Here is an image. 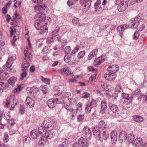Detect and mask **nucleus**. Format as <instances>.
Wrapping results in <instances>:
<instances>
[{
  "instance_id": "1",
  "label": "nucleus",
  "mask_w": 147,
  "mask_h": 147,
  "mask_svg": "<svg viewBox=\"0 0 147 147\" xmlns=\"http://www.w3.org/2000/svg\"><path fill=\"white\" fill-rule=\"evenodd\" d=\"M46 14L37 13L34 17L35 20L39 22H36L34 24L35 28L40 30V33H47V22L46 18Z\"/></svg>"
},
{
  "instance_id": "2",
  "label": "nucleus",
  "mask_w": 147,
  "mask_h": 147,
  "mask_svg": "<svg viewBox=\"0 0 147 147\" xmlns=\"http://www.w3.org/2000/svg\"><path fill=\"white\" fill-rule=\"evenodd\" d=\"M145 23V20L144 18H141L140 16L138 15L134 18L131 19V23L129 25L131 26V27L133 28H138L137 29L141 31L144 28Z\"/></svg>"
},
{
  "instance_id": "3",
  "label": "nucleus",
  "mask_w": 147,
  "mask_h": 147,
  "mask_svg": "<svg viewBox=\"0 0 147 147\" xmlns=\"http://www.w3.org/2000/svg\"><path fill=\"white\" fill-rule=\"evenodd\" d=\"M127 133L125 131L123 130L121 131L119 136V141L120 143H122L123 142L126 143L129 142L130 144H132L134 139V135L133 134L130 133L128 135L127 138Z\"/></svg>"
},
{
  "instance_id": "4",
  "label": "nucleus",
  "mask_w": 147,
  "mask_h": 147,
  "mask_svg": "<svg viewBox=\"0 0 147 147\" xmlns=\"http://www.w3.org/2000/svg\"><path fill=\"white\" fill-rule=\"evenodd\" d=\"M34 9L36 12L45 14L48 11V7L45 4L37 5L34 7Z\"/></svg>"
},
{
  "instance_id": "5",
  "label": "nucleus",
  "mask_w": 147,
  "mask_h": 147,
  "mask_svg": "<svg viewBox=\"0 0 147 147\" xmlns=\"http://www.w3.org/2000/svg\"><path fill=\"white\" fill-rule=\"evenodd\" d=\"M60 73L63 75L66 76H71L72 77L74 76L73 72L70 68L69 67L61 68L60 70Z\"/></svg>"
},
{
  "instance_id": "6",
  "label": "nucleus",
  "mask_w": 147,
  "mask_h": 147,
  "mask_svg": "<svg viewBox=\"0 0 147 147\" xmlns=\"http://www.w3.org/2000/svg\"><path fill=\"white\" fill-rule=\"evenodd\" d=\"M104 77L106 80L112 81L114 80L116 78V74L109 71L105 74Z\"/></svg>"
},
{
  "instance_id": "7",
  "label": "nucleus",
  "mask_w": 147,
  "mask_h": 147,
  "mask_svg": "<svg viewBox=\"0 0 147 147\" xmlns=\"http://www.w3.org/2000/svg\"><path fill=\"white\" fill-rule=\"evenodd\" d=\"M58 100V98L49 99L47 101V104L49 108H53L57 103Z\"/></svg>"
},
{
  "instance_id": "8",
  "label": "nucleus",
  "mask_w": 147,
  "mask_h": 147,
  "mask_svg": "<svg viewBox=\"0 0 147 147\" xmlns=\"http://www.w3.org/2000/svg\"><path fill=\"white\" fill-rule=\"evenodd\" d=\"M79 144L82 147H88V140L85 138H80L78 140Z\"/></svg>"
},
{
  "instance_id": "9",
  "label": "nucleus",
  "mask_w": 147,
  "mask_h": 147,
  "mask_svg": "<svg viewBox=\"0 0 147 147\" xmlns=\"http://www.w3.org/2000/svg\"><path fill=\"white\" fill-rule=\"evenodd\" d=\"M142 143V139L139 137L136 138L133 142H132L131 144L133 147H139L140 146H141Z\"/></svg>"
},
{
  "instance_id": "10",
  "label": "nucleus",
  "mask_w": 147,
  "mask_h": 147,
  "mask_svg": "<svg viewBox=\"0 0 147 147\" xmlns=\"http://www.w3.org/2000/svg\"><path fill=\"white\" fill-rule=\"evenodd\" d=\"M26 104L31 108L34 107L35 103L33 99L28 96L26 99Z\"/></svg>"
},
{
  "instance_id": "11",
  "label": "nucleus",
  "mask_w": 147,
  "mask_h": 147,
  "mask_svg": "<svg viewBox=\"0 0 147 147\" xmlns=\"http://www.w3.org/2000/svg\"><path fill=\"white\" fill-rule=\"evenodd\" d=\"M101 108L100 113L101 114L105 113L107 109V103L105 101L102 100L101 103Z\"/></svg>"
},
{
  "instance_id": "12",
  "label": "nucleus",
  "mask_w": 147,
  "mask_h": 147,
  "mask_svg": "<svg viewBox=\"0 0 147 147\" xmlns=\"http://www.w3.org/2000/svg\"><path fill=\"white\" fill-rule=\"evenodd\" d=\"M119 66L116 65H112L109 66L108 70L109 71L116 74V72L119 70Z\"/></svg>"
},
{
  "instance_id": "13",
  "label": "nucleus",
  "mask_w": 147,
  "mask_h": 147,
  "mask_svg": "<svg viewBox=\"0 0 147 147\" xmlns=\"http://www.w3.org/2000/svg\"><path fill=\"white\" fill-rule=\"evenodd\" d=\"M128 6V3L126 1L120 5H118L117 9L120 12L125 11L127 8Z\"/></svg>"
},
{
  "instance_id": "14",
  "label": "nucleus",
  "mask_w": 147,
  "mask_h": 147,
  "mask_svg": "<svg viewBox=\"0 0 147 147\" xmlns=\"http://www.w3.org/2000/svg\"><path fill=\"white\" fill-rule=\"evenodd\" d=\"M29 65V63L26 60V58H24L22 64V70L23 71H26Z\"/></svg>"
},
{
  "instance_id": "15",
  "label": "nucleus",
  "mask_w": 147,
  "mask_h": 147,
  "mask_svg": "<svg viewBox=\"0 0 147 147\" xmlns=\"http://www.w3.org/2000/svg\"><path fill=\"white\" fill-rule=\"evenodd\" d=\"M4 117H5L6 120H7V122L9 124V125L10 126H12L13 125L15 124L14 121L13 120H9L10 119V117L9 115V113L8 112L6 113H5L4 114Z\"/></svg>"
},
{
  "instance_id": "16",
  "label": "nucleus",
  "mask_w": 147,
  "mask_h": 147,
  "mask_svg": "<svg viewBox=\"0 0 147 147\" xmlns=\"http://www.w3.org/2000/svg\"><path fill=\"white\" fill-rule=\"evenodd\" d=\"M38 91L37 88L34 87H28L27 88V92L29 94H35Z\"/></svg>"
},
{
  "instance_id": "17",
  "label": "nucleus",
  "mask_w": 147,
  "mask_h": 147,
  "mask_svg": "<svg viewBox=\"0 0 147 147\" xmlns=\"http://www.w3.org/2000/svg\"><path fill=\"white\" fill-rule=\"evenodd\" d=\"M132 117L134 121L137 123L142 122L144 120L143 118L139 115H134Z\"/></svg>"
},
{
  "instance_id": "18",
  "label": "nucleus",
  "mask_w": 147,
  "mask_h": 147,
  "mask_svg": "<svg viewBox=\"0 0 147 147\" xmlns=\"http://www.w3.org/2000/svg\"><path fill=\"white\" fill-rule=\"evenodd\" d=\"M24 55L25 58H27L29 61L31 60L32 59V55L31 53H28V48L27 47L24 50Z\"/></svg>"
},
{
  "instance_id": "19",
  "label": "nucleus",
  "mask_w": 147,
  "mask_h": 147,
  "mask_svg": "<svg viewBox=\"0 0 147 147\" xmlns=\"http://www.w3.org/2000/svg\"><path fill=\"white\" fill-rule=\"evenodd\" d=\"M98 52V50L96 49L92 51L88 55V59L89 60H91L92 58L96 56Z\"/></svg>"
},
{
  "instance_id": "20",
  "label": "nucleus",
  "mask_w": 147,
  "mask_h": 147,
  "mask_svg": "<svg viewBox=\"0 0 147 147\" xmlns=\"http://www.w3.org/2000/svg\"><path fill=\"white\" fill-rule=\"evenodd\" d=\"M38 129H33L31 132V136L33 139H36L38 137Z\"/></svg>"
},
{
  "instance_id": "21",
  "label": "nucleus",
  "mask_w": 147,
  "mask_h": 147,
  "mask_svg": "<svg viewBox=\"0 0 147 147\" xmlns=\"http://www.w3.org/2000/svg\"><path fill=\"white\" fill-rule=\"evenodd\" d=\"M39 145L41 146H44L48 144L47 140L45 137H41L39 141Z\"/></svg>"
},
{
  "instance_id": "22",
  "label": "nucleus",
  "mask_w": 147,
  "mask_h": 147,
  "mask_svg": "<svg viewBox=\"0 0 147 147\" xmlns=\"http://www.w3.org/2000/svg\"><path fill=\"white\" fill-rule=\"evenodd\" d=\"M109 107L110 110L114 113H117L118 111V107L115 105L110 104H109Z\"/></svg>"
},
{
  "instance_id": "23",
  "label": "nucleus",
  "mask_w": 147,
  "mask_h": 147,
  "mask_svg": "<svg viewBox=\"0 0 147 147\" xmlns=\"http://www.w3.org/2000/svg\"><path fill=\"white\" fill-rule=\"evenodd\" d=\"M62 143L59 144L58 147H68V143L67 139H61Z\"/></svg>"
},
{
  "instance_id": "24",
  "label": "nucleus",
  "mask_w": 147,
  "mask_h": 147,
  "mask_svg": "<svg viewBox=\"0 0 147 147\" xmlns=\"http://www.w3.org/2000/svg\"><path fill=\"white\" fill-rule=\"evenodd\" d=\"M17 81V78L15 77H11L8 80V83L11 85L13 86L14 85L15 83Z\"/></svg>"
},
{
  "instance_id": "25",
  "label": "nucleus",
  "mask_w": 147,
  "mask_h": 147,
  "mask_svg": "<svg viewBox=\"0 0 147 147\" xmlns=\"http://www.w3.org/2000/svg\"><path fill=\"white\" fill-rule=\"evenodd\" d=\"M102 57H100L98 58L95 59L94 63V65L96 66H98L99 64L103 61V59Z\"/></svg>"
},
{
  "instance_id": "26",
  "label": "nucleus",
  "mask_w": 147,
  "mask_h": 147,
  "mask_svg": "<svg viewBox=\"0 0 147 147\" xmlns=\"http://www.w3.org/2000/svg\"><path fill=\"white\" fill-rule=\"evenodd\" d=\"M8 77V74L4 71H0V80H3L5 79Z\"/></svg>"
},
{
  "instance_id": "27",
  "label": "nucleus",
  "mask_w": 147,
  "mask_h": 147,
  "mask_svg": "<svg viewBox=\"0 0 147 147\" xmlns=\"http://www.w3.org/2000/svg\"><path fill=\"white\" fill-rule=\"evenodd\" d=\"M103 88H104L106 90L108 91H110L112 90V87L109 85L108 84H107L105 83L102 85Z\"/></svg>"
},
{
  "instance_id": "28",
  "label": "nucleus",
  "mask_w": 147,
  "mask_h": 147,
  "mask_svg": "<svg viewBox=\"0 0 147 147\" xmlns=\"http://www.w3.org/2000/svg\"><path fill=\"white\" fill-rule=\"evenodd\" d=\"M51 122L49 120H45L44 121L43 123V127L45 128H49L51 126Z\"/></svg>"
},
{
  "instance_id": "29",
  "label": "nucleus",
  "mask_w": 147,
  "mask_h": 147,
  "mask_svg": "<svg viewBox=\"0 0 147 147\" xmlns=\"http://www.w3.org/2000/svg\"><path fill=\"white\" fill-rule=\"evenodd\" d=\"M23 141L24 144H29L31 142V139L28 136H25L23 137Z\"/></svg>"
},
{
  "instance_id": "30",
  "label": "nucleus",
  "mask_w": 147,
  "mask_h": 147,
  "mask_svg": "<svg viewBox=\"0 0 147 147\" xmlns=\"http://www.w3.org/2000/svg\"><path fill=\"white\" fill-rule=\"evenodd\" d=\"M98 127L101 129L106 128V125L105 121L103 120L100 121L98 123Z\"/></svg>"
},
{
  "instance_id": "31",
  "label": "nucleus",
  "mask_w": 147,
  "mask_h": 147,
  "mask_svg": "<svg viewBox=\"0 0 147 147\" xmlns=\"http://www.w3.org/2000/svg\"><path fill=\"white\" fill-rule=\"evenodd\" d=\"M71 96L70 93L68 92H64L62 94L63 98L67 100H69Z\"/></svg>"
},
{
  "instance_id": "32",
  "label": "nucleus",
  "mask_w": 147,
  "mask_h": 147,
  "mask_svg": "<svg viewBox=\"0 0 147 147\" xmlns=\"http://www.w3.org/2000/svg\"><path fill=\"white\" fill-rule=\"evenodd\" d=\"M79 78V76L78 75L75 76L73 78L69 79L68 82L69 83H77L78 82L77 79L78 78Z\"/></svg>"
},
{
  "instance_id": "33",
  "label": "nucleus",
  "mask_w": 147,
  "mask_h": 147,
  "mask_svg": "<svg viewBox=\"0 0 147 147\" xmlns=\"http://www.w3.org/2000/svg\"><path fill=\"white\" fill-rule=\"evenodd\" d=\"M84 119V115L83 114H80L78 115L77 120L79 122H82Z\"/></svg>"
},
{
  "instance_id": "34",
  "label": "nucleus",
  "mask_w": 147,
  "mask_h": 147,
  "mask_svg": "<svg viewBox=\"0 0 147 147\" xmlns=\"http://www.w3.org/2000/svg\"><path fill=\"white\" fill-rule=\"evenodd\" d=\"M92 108L96 107L97 105V102L96 100L94 99H91L90 104H89Z\"/></svg>"
},
{
  "instance_id": "35",
  "label": "nucleus",
  "mask_w": 147,
  "mask_h": 147,
  "mask_svg": "<svg viewBox=\"0 0 147 147\" xmlns=\"http://www.w3.org/2000/svg\"><path fill=\"white\" fill-rule=\"evenodd\" d=\"M83 134L87 136H90L91 135V131L90 129H83Z\"/></svg>"
},
{
  "instance_id": "36",
  "label": "nucleus",
  "mask_w": 147,
  "mask_h": 147,
  "mask_svg": "<svg viewBox=\"0 0 147 147\" xmlns=\"http://www.w3.org/2000/svg\"><path fill=\"white\" fill-rule=\"evenodd\" d=\"M40 79L42 82H45L47 84H49L50 83V80L49 79L45 78L43 76H41Z\"/></svg>"
},
{
  "instance_id": "37",
  "label": "nucleus",
  "mask_w": 147,
  "mask_h": 147,
  "mask_svg": "<svg viewBox=\"0 0 147 147\" xmlns=\"http://www.w3.org/2000/svg\"><path fill=\"white\" fill-rule=\"evenodd\" d=\"M133 98V97L131 96L128 99H125L124 103L126 105L129 104L132 102Z\"/></svg>"
},
{
  "instance_id": "38",
  "label": "nucleus",
  "mask_w": 147,
  "mask_h": 147,
  "mask_svg": "<svg viewBox=\"0 0 147 147\" xmlns=\"http://www.w3.org/2000/svg\"><path fill=\"white\" fill-rule=\"evenodd\" d=\"M126 28V26L125 25H121L119 26L117 28V30L118 31H122L124 30Z\"/></svg>"
},
{
  "instance_id": "39",
  "label": "nucleus",
  "mask_w": 147,
  "mask_h": 147,
  "mask_svg": "<svg viewBox=\"0 0 147 147\" xmlns=\"http://www.w3.org/2000/svg\"><path fill=\"white\" fill-rule=\"evenodd\" d=\"M126 2L125 0H115V2L116 5H120Z\"/></svg>"
},
{
  "instance_id": "40",
  "label": "nucleus",
  "mask_w": 147,
  "mask_h": 147,
  "mask_svg": "<svg viewBox=\"0 0 147 147\" xmlns=\"http://www.w3.org/2000/svg\"><path fill=\"white\" fill-rule=\"evenodd\" d=\"M85 53V52L84 51H82L79 52L78 55V58L79 59L82 58L84 56Z\"/></svg>"
},
{
  "instance_id": "41",
  "label": "nucleus",
  "mask_w": 147,
  "mask_h": 147,
  "mask_svg": "<svg viewBox=\"0 0 147 147\" xmlns=\"http://www.w3.org/2000/svg\"><path fill=\"white\" fill-rule=\"evenodd\" d=\"M92 107L89 105L86 106L85 108V111L87 113H89L91 111V110Z\"/></svg>"
},
{
  "instance_id": "42",
  "label": "nucleus",
  "mask_w": 147,
  "mask_h": 147,
  "mask_svg": "<svg viewBox=\"0 0 147 147\" xmlns=\"http://www.w3.org/2000/svg\"><path fill=\"white\" fill-rule=\"evenodd\" d=\"M3 140L4 142H7L9 140V137L8 136V134L6 132L4 134Z\"/></svg>"
},
{
  "instance_id": "43",
  "label": "nucleus",
  "mask_w": 147,
  "mask_h": 147,
  "mask_svg": "<svg viewBox=\"0 0 147 147\" xmlns=\"http://www.w3.org/2000/svg\"><path fill=\"white\" fill-rule=\"evenodd\" d=\"M71 56L69 55H66L64 58V60L66 62H69L71 61Z\"/></svg>"
},
{
  "instance_id": "44",
  "label": "nucleus",
  "mask_w": 147,
  "mask_h": 147,
  "mask_svg": "<svg viewBox=\"0 0 147 147\" xmlns=\"http://www.w3.org/2000/svg\"><path fill=\"white\" fill-rule=\"evenodd\" d=\"M47 86H41L40 87V89L45 94H46L48 92L47 90Z\"/></svg>"
},
{
  "instance_id": "45",
  "label": "nucleus",
  "mask_w": 147,
  "mask_h": 147,
  "mask_svg": "<svg viewBox=\"0 0 147 147\" xmlns=\"http://www.w3.org/2000/svg\"><path fill=\"white\" fill-rule=\"evenodd\" d=\"M16 58V57L15 54H11L10 55L8 60H9L10 61H12L13 62V61L15 60Z\"/></svg>"
},
{
  "instance_id": "46",
  "label": "nucleus",
  "mask_w": 147,
  "mask_h": 147,
  "mask_svg": "<svg viewBox=\"0 0 147 147\" xmlns=\"http://www.w3.org/2000/svg\"><path fill=\"white\" fill-rule=\"evenodd\" d=\"M10 29V36L12 37L13 35H15L16 34V30L13 28L11 27Z\"/></svg>"
},
{
  "instance_id": "47",
  "label": "nucleus",
  "mask_w": 147,
  "mask_h": 147,
  "mask_svg": "<svg viewBox=\"0 0 147 147\" xmlns=\"http://www.w3.org/2000/svg\"><path fill=\"white\" fill-rule=\"evenodd\" d=\"M82 104L80 103H78L76 105V108L75 110L76 111H80L82 110Z\"/></svg>"
},
{
  "instance_id": "48",
  "label": "nucleus",
  "mask_w": 147,
  "mask_h": 147,
  "mask_svg": "<svg viewBox=\"0 0 147 147\" xmlns=\"http://www.w3.org/2000/svg\"><path fill=\"white\" fill-rule=\"evenodd\" d=\"M141 37L142 38H140L138 40L140 44L144 43L145 39V37L144 35H141L140 37Z\"/></svg>"
},
{
  "instance_id": "49",
  "label": "nucleus",
  "mask_w": 147,
  "mask_h": 147,
  "mask_svg": "<svg viewBox=\"0 0 147 147\" xmlns=\"http://www.w3.org/2000/svg\"><path fill=\"white\" fill-rule=\"evenodd\" d=\"M8 85L1 82H0V89H3L7 87Z\"/></svg>"
},
{
  "instance_id": "50",
  "label": "nucleus",
  "mask_w": 147,
  "mask_h": 147,
  "mask_svg": "<svg viewBox=\"0 0 147 147\" xmlns=\"http://www.w3.org/2000/svg\"><path fill=\"white\" fill-rule=\"evenodd\" d=\"M25 107L24 105L21 106L19 110V113L20 114H24L25 111Z\"/></svg>"
},
{
  "instance_id": "51",
  "label": "nucleus",
  "mask_w": 147,
  "mask_h": 147,
  "mask_svg": "<svg viewBox=\"0 0 147 147\" xmlns=\"http://www.w3.org/2000/svg\"><path fill=\"white\" fill-rule=\"evenodd\" d=\"M90 96V94L87 92H85L82 95V97L83 98H88Z\"/></svg>"
},
{
  "instance_id": "52",
  "label": "nucleus",
  "mask_w": 147,
  "mask_h": 147,
  "mask_svg": "<svg viewBox=\"0 0 147 147\" xmlns=\"http://www.w3.org/2000/svg\"><path fill=\"white\" fill-rule=\"evenodd\" d=\"M13 62L12 61H10L9 60H7L6 63L5 65L7 67H10L11 66Z\"/></svg>"
},
{
  "instance_id": "53",
  "label": "nucleus",
  "mask_w": 147,
  "mask_h": 147,
  "mask_svg": "<svg viewBox=\"0 0 147 147\" xmlns=\"http://www.w3.org/2000/svg\"><path fill=\"white\" fill-rule=\"evenodd\" d=\"M111 139L112 144H115L117 140V137H111Z\"/></svg>"
},
{
  "instance_id": "54",
  "label": "nucleus",
  "mask_w": 147,
  "mask_h": 147,
  "mask_svg": "<svg viewBox=\"0 0 147 147\" xmlns=\"http://www.w3.org/2000/svg\"><path fill=\"white\" fill-rule=\"evenodd\" d=\"M47 129H38V133L42 135H44L45 133V131Z\"/></svg>"
},
{
  "instance_id": "55",
  "label": "nucleus",
  "mask_w": 147,
  "mask_h": 147,
  "mask_svg": "<svg viewBox=\"0 0 147 147\" xmlns=\"http://www.w3.org/2000/svg\"><path fill=\"white\" fill-rule=\"evenodd\" d=\"M79 46H77L72 51L71 53L74 54L76 53L79 50Z\"/></svg>"
},
{
  "instance_id": "56",
  "label": "nucleus",
  "mask_w": 147,
  "mask_h": 147,
  "mask_svg": "<svg viewBox=\"0 0 147 147\" xmlns=\"http://www.w3.org/2000/svg\"><path fill=\"white\" fill-rule=\"evenodd\" d=\"M140 36L139 33L136 31L135 32L134 35V38L135 40H136Z\"/></svg>"
},
{
  "instance_id": "57",
  "label": "nucleus",
  "mask_w": 147,
  "mask_h": 147,
  "mask_svg": "<svg viewBox=\"0 0 147 147\" xmlns=\"http://www.w3.org/2000/svg\"><path fill=\"white\" fill-rule=\"evenodd\" d=\"M103 133L104 139L105 140H106L109 137V135L105 131H103Z\"/></svg>"
},
{
  "instance_id": "58",
  "label": "nucleus",
  "mask_w": 147,
  "mask_h": 147,
  "mask_svg": "<svg viewBox=\"0 0 147 147\" xmlns=\"http://www.w3.org/2000/svg\"><path fill=\"white\" fill-rule=\"evenodd\" d=\"M111 137H117V132L115 130H113L111 133Z\"/></svg>"
},
{
  "instance_id": "59",
  "label": "nucleus",
  "mask_w": 147,
  "mask_h": 147,
  "mask_svg": "<svg viewBox=\"0 0 147 147\" xmlns=\"http://www.w3.org/2000/svg\"><path fill=\"white\" fill-rule=\"evenodd\" d=\"M71 48L70 47L67 46L65 48V51L66 53L68 54L71 51Z\"/></svg>"
},
{
  "instance_id": "60",
  "label": "nucleus",
  "mask_w": 147,
  "mask_h": 147,
  "mask_svg": "<svg viewBox=\"0 0 147 147\" xmlns=\"http://www.w3.org/2000/svg\"><path fill=\"white\" fill-rule=\"evenodd\" d=\"M115 89L116 91L119 92H120V90H121V88L120 85H117L116 86Z\"/></svg>"
},
{
  "instance_id": "61",
  "label": "nucleus",
  "mask_w": 147,
  "mask_h": 147,
  "mask_svg": "<svg viewBox=\"0 0 147 147\" xmlns=\"http://www.w3.org/2000/svg\"><path fill=\"white\" fill-rule=\"evenodd\" d=\"M79 20L76 18H74L72 20V22L74 24H77L79 23Z\"/></svg>"
},
{
  "instance_id": "62",
  "label": "nucleus",
  "mask_w": 147,
  "mask_h": 147,
  "mask_svg": "<svg viewBox=\"0 0 147 147\" xmlns=\"http://www.w3.org/2000/svg\"><path fill=\"white\" fill-rule=\"evenodd\" d=\"M18 16V13L16 11L14 14V16H13L12 18L11 19L12 21H14L16 18Z\"/></svg>"
},
{
  "instance_id": "63",
  "label": "nucleus",
  "mask_w": 147,
  "mask_h": 147,
  "mask_svg": "<svg viewBox=\"0 0 147 147\" xmlns=\"http://www.w3.org/2000/svg\"><path fill=\"white\" fill-rule=\"evenodd\" d=\"M45 133L44 134V135L45 136H46V137L47 138H49V139H50L51 138V134H50V135H49V130L48 131H47V130H46L45 131Z\"/></svg>"
},
{
  "instance_id": "64",
  "label": "nucleus",
  "mask_w": 147,
  "mask_h": 147,
  "mask_svg": "<svg viewBox=\"0 0 147 147\" xmlns=\"http://www.w3.org/2000/svg\"><path fill=\"white\" fill-rule=\"evenodd\" d=\"M88 70L90 71H92L93 72H94L96 71L95 69L94 68L91 66H89L88 67Z\"/></svg>"
}]
</instances>
